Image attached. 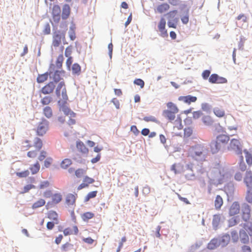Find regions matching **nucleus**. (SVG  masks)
I'll list each match as a JSON object with an SVG mask.
<instances>
[{"label":"nucleus","instance_id":"1","mask_svg":"<svg viewBox=\"0 0 252 252\" xmlns=\"http://www.w3.org/2000/svg\"><path fill=\"white\" fill-rule=\"evenodd\" d=\"M190 156L196 160H205L207 155V150L202 144H195L191 146L189 149Z\"/></svg>","mask_w":252,"mask_h":252},{"label":"nucleus","instance_id":"2","mask_svg":"<svg viewBox=\"0 0 252 252\" xmlns=\"http://www.w3.org/2000/svg\"><path fill=\"white\" fill-rule=\"evenodd\" d=\"M49 122L43 118L41 121L39 123L36 130V134L40 136H43L47 132L48 128Z\"/></svg>","mask_w":252,"mask_h":252},{"label":"nucleus","instance_id":"3","mask_svg":"<svg viewBox=\"0 0 252 252\" xmlns=\"http://www.w3.org/2000/svg\"><path fill=\"white\" fill-rule=\"evenodd\" d=\"M229 150L234 151L237 155L242 154V149L239 140L233 138L230 140L229 145L228 146Z\"/></svg>","mask_w":252,"mask_h":252},{"label":"nucleus","instance_id":"4","mask_svg":"<svg viewBox=\"0 0 252 252\" xmlns=\"http://www.w3.org/2000/svg\"><path fill=\"white\" fill-rule=\"evenodd\" d=\"M55 79L50 81L44 86H43L39 91V93L44 94H49L52 93L55 89Z\"/></svg>","mask_w":252,"mask_h":252},{"label":"nucleus","instance_id":"5","mask_svg":"<svg viewBox=\"0 0 252 252\" xmlns=\"http://www.w3.org/2000/svg\"><path fill=\"white\" fill-rule=\"evenodd\" d=\"M209 82L211 84H225L227 82V80L217 73H213L209 78Z\"/></svg>","mask_w":252,"mask_h":252},{"label":"nucleus","instance_id":"6","mask_svg":"<svg viewBox=\"0 0 252 252\" xmlns=\"http://www.w3.org/2000/svg\"><path fill=\"white\" fill-rule=\"evenodd\" d=\"M57 105L60 112H62L65 116H68V113L70 112V110L71 109L68 106V102H62L60 100H58Z\"/></svg>","mask_w":252,"mask_h":252},{"label":"nucleus","instance_id":"7","mask_svg":"<svg viewBox=\"0 0 252 252\" xmlns=\"http://www.w3.org/2000/svg\"><path fill=\"white\" fill-rule=\"evenodd\" d=\"M61 8L58 4L53 6L52 11V15L54 22L58 24L61 19Z\"/></svg>","mask_w":252,"mask_h":252},{"label":"nucleus","instance_id":"8","mask_svg":"<svg viewBox=\"0 0 252 252\" xmlns=\"http://www.w3.org/2000/svg\"><path fill=\"white\" fill-rule=\"evenodd\" d=\"M225 218L221 215L215 214L213 216L212 227L214 230H217L219 228V225L220 222H223Z\"/></svg>","mask_w":252,"mask_h":252},{"label":"nucleus","instance_id":"9","mask_svg":"<svg viewBox=\"0 0 252 252\" xmlns=\"http://www.w3.org/2000/svg\"><path fill=\"white\" fill-rule=\"evenodd\" d=\"M65 73V71L63 69H56V71H55L54 73L52 75L51 79H52V80H54V79L56 80L55 82V84L60 81H64L62 76Z\"/></svg>","mask_w":252,"mask_h":252},{"label":"nucleus","instance_id":"10","mask_svg":"<svg viewBox=\"0 0 252 252\" xmlns=\"http://www.w3.org/2000/svg\"><path fill=\"white\" fill-rule=\"evenodd\" d=\"M225 192L227 196V200L231 201L232 200L234 192V187L232 183H229L227 185L224 187Z\"/></svg>","mask_w":252,"mask_h":252},{"label":"nucleus","instance_id":"11","mask_svg":"<svg viewBox=\"0 0 252 252\" xmlns=\"http://www.w3.org/2000/svg\"><path fill=\"white\" fill-rule=\"evenodd\" d=\"M211 151L213 154L218 153L222 148V146L216 139L213 140L210 144Z\"/></svg>","mask_w":252,"mask_h":252},{"label":"nucleus","instance_id":"12","mask_svg":"<svg viewBox=\"0 0 252 252\" xmlns=\"http://www.w3.org/2000/svg\"><path fill=\"white\" fill-rule=\"evenodd\" d=\"M244 182L247 188H252V171L247 170L244 178Z\"/></svg>","mask_w":252,"mask_h":252},{"label":"nucleus","instance_id":"13","mask_svg":"<svg viewBox=\"0 0 252 252\" xmlns=\"http://www.w3.org/2000/svg\"><path fill=\"white\" fill-rule=\"evenodd\" d=\"M240 210L239 203L238 201L234 202L230 206L229 210V215L230 216H233L238 214Z\"/></svg>","mask_w":252,"mask_h":252},{"label":"nucleus","instance_id":"14","mask_svg":"<svg viewBox=\"0 0 252 252\" xmlns=\"http://www.w3.org/2000/svg\"><path fill=\"white\" fill-rule=\"evenodd\" d=\"M216 139L223 147L227 144L230 138L228 135L221 134L217 135Z\"/></svg>","mask_w":252,"mask_h":252},{"label":"nucleus","instance_id":"15","mask_svg":"<svg viewBox=\"0 0 252 252\" xmlns=\"http://www.w3.org/2000/svg\"><path fill=\"white\" fill-rule=\"evenodd\" d=\"M71 9L68 4H64L63 5L61 17L62 20L67 19L70 14Z\"/></svg>","mask_w":252,"mask_h":252},{"label":"nucleus","instance_id":"16","mask_svg":"<svg viewBox=\"0 0 252 252\" xmlns=\"http://www.w3.org/2000/svg\"><path fill=\"white\" fill-rule=\"evenodd\" d=\"M218 240L220 245H221V247L223 248L228 245L230 240V236L228 234L226 233L218 239Z\"/></svg>","mask_w":252,"mask_h":252},{"label":"nucleus","instance_id":"17","mask_svg":"<svg viewBox=\"0 0 252 252\" xmlns=\"http://www.w3.org/2000/svg\"><path fill=\"white\" fill-rule=\"evenodd\" d=\"M76 148L80 152L83 154H87L88 153V149L80 140H78L76 141Z\"/></svg>","mask_w":252,"mask_h":252},{"label":"nucleus","instance_id":"18","mask_svg":"<svg viewBox=\"0 0 252 252\" xmlns=\"http://www.w3.org/2000/svg\"><path fill=\"white\" fill-rule=\"evenodd\" d=\"M77 197V194L76 193H75L74 194L68 193L65 198V203L68 206L73 205L75 203Z\"/></svg>","mask_w":252,"mask_h":252},{"label":"nucleus","instance_id":"19","mask_svg":"<svg viewBox=\"0 0 252 252\" xmlns=\"http://www.w3.org/2000/svg\"><path fill=\"white\" fill-rule=\"evenodd\" d=\"M76 25L73 21L70 23V26L69 27V30L68 32V35L70 39L73 41L76 38L75 34Z\"/></svg>","mask_w":252,"mask_h":252},{"label":"nucleus","instance_id":"20","mask_svg":"<svg viewBox=\"0 0 252 252\" xmlns=\"http://www.w3.org/2000/svg\"><path fill=\"white\" fill-rule=\"evenodd\" d=\"M239 235L240 241L242 243L245 244L249 243V237L245 230L243 229H241L239 231Z\"/></svg>","mask_w":252,"mask_h":252},{"label":"nucleus","instance_id":"21","mask_svg":"<svg viewBox=\"0 0 252 252\" xmlns=\"http://www.w3.org/2000/svg\"><path fill=\"white\" fill-rule=\"evenodd\" d=\"M58 32H53V33L52 45L56 47H59L61 43V36Z\"/></svg>","mask_w":252,"mask_h":252},{"label":"nucleus","instance_id":"22","mask_svg":"<svg viewBox=\"0 0 252 252\" xmlns=\"http://www.w3.org/2000/svg\"><path fill=\"white\" fill-rule=\"evenodd\" d=\"M220 243L218 238H214L212 239L207 245V249L210 250H213L219 247Z\"/></svg>","mask_w":252,"mask_h":252},{"label":"nucleus","instance_id":"23","mask_svg":"<svg viewBox=\"0 0 252 252\" xmlns=\"http://www.w3.org/2000/svg\"><path fill=\"white\" fill-rule=\"evenodd\" d=\"M175 114L176 113L168 109L163 110L162 112V115L170 122L175 119Z\"/></svg>","mask_w":252,"mask_h":252},{"label":"nucleus","instance_id":"24","mask_svg":"<svg viewBox=\"0 0 252 252\" xmlns=\"http://www.w3.org/2000/svg\"><path fill=\"white\" fill-rule=\"evenodd\" d=\"M49 77H50V75L46 72L43 74H38L36 78V82L38 84L42 83L47 80Z\"/></svg>","mask_w":252,"mask_h":252},{"label":"nucleus","instance_id":"25","mask_svg":"<svg viewBox=\"0 0 252 252\" xmlns=\"http://www.w3.org/2000/svg\"><path fill=\"white\" fill-rule=\"evenodd\" d=\"M169 8L170 6L168 3H163L157 6V10L159 13H162L167 11Z\"/></svg>","mask_w":252,"mask_h":252},{"label":"nucleus","instance_id":"26","mask_svg":"<svg viewBox=\"0 0 252 252\" xmlns=\"http://www.w3.org/2000/svg\"><path fill=\"white\" fill-rule=\"evenodd\" d=\"M240 221L239 216H234L228 220V227H231L237 224Z\"/></svg>","mask_w":252,"mask_h":252},{"label":"nucleus","instance_id":"27","mask_svg":"<svg viewBox=\"0 0 252 252\" xmlns=\"http://www.w3.org/2000/svg\"><path fill=\"white\" fill-rule=\"evenodd\" d=\"M72 73L73 75H79L81 72V67L78 63H74L72 66Z\"/></svg>","mask_w":252,"mask_h":252},{"label":"nucleus","instance_id":"28","mask_svg":"<svg viewBox=\"0 0 252 252\" xmlns=\"http://www.w3.org/2000/svg\"><path fill=\"white\" fill-rule=\"evenodd\" d=\"M94 217V213L91 212H87L81 215V218L84 221L88 222V220Z\"/></svg>","mask_w":252,"mask_h":252},{"label":"nucleus","instance_id":"29","mask_svg":"<svg viewBox=\"0 0 252 252\" xmlns=\"http://www.w3.org/2000/svg\"><path fill=\"white\" fill-rule=\"evenodd\" d=\"M43 113L48 119L51 118L53 116V111L51 107L45 106L43 109Z\"/></svg>","mask_w":252,"mask_h":252},{"label":"nucleus","instance_id":"30","mask_svg":"<svg viewBox=\"0 0 252 252\" xmlns=\"http://www.w3.org/2000/svg\"><path fill=\"white\" fill-rule=\"evenodd\" d=\"M184 13L185 14L184 16H181V20L183 24L186 25L189 21V9H186L184 11Z\"/></svg>","mask_w":252,"mask_h":252},{"label":"nucleus","instance_id":"31","mask_svg":"<svg viewBox=\"0 0 252 252\" xmlns=\"http://www.w3.org/2000/svg\"><path fill=\"white\" fill-rule=\"evenodd\" d=\"M202 121L205 125L207 126L212 125L214 123L212 118L208 115L203 116L202 118Z\"/></svg>","mask_w":252,"mask_h":252},{"label":"nucleus","instance_id":"32","mask_svg":"<svg viewBox=\"0 0 252 252\" xmlns=\"http://www.w3.org/2000/svg\"><path fill=\"white\" fill-rule=\"evenodd\" d=\"M223 204V200L220 195H217L215 200V206L217 210L220 209Z\"/></svg>","mask_w":252,"mask_h":252},{"label":"nucleus","instance_id":"33","mask_svg":"<svg viewBox=\"0 0 252 252\" xmlns=\"http://www.w3.org/2000/svg\"><path fill=\"white\" fill-rule=\"evenodd\" d=\"M40 168V164L36 161L34 164L31 165L29 168L32 175L36 174L39 170Z\"/></svg>","mask_w":252,"mask_h":252},{"label":"nucleus","instance_id":"34","mask_svg":"<svg viewBox=\"0 0 252 252\" xmlns=\"http://www.w3.org/2000/svg\"><path fill=\"white\" fill-rule=\"evenodd\" d=\"M219 173L220 177L218 179L217 184L218 185H221L224 182V178L226 176V173L224 172V169L222 168L219 170Z\"/></svg>","mask_w":252,"mask_h":252},{"label":"nucleus","instance_id":"35","mask_svg":"<svg viewBox=\"0 0 252 252\" xmlns=\"http://www.w3.org/2000/svg\"><path fill=\"white\" fill-rule=\"evenodd\" d=\"M46 203V201L43 199H40L38 201L34 202L32 206V208L33 210L38 208L44 206Z\"/></svg>","mask_w":252,"mask_h":252},{"label":"nucleus","instance_id":"36","mask_svg":"<svg viewBox=\"0 0 252 252\" xmlns=\"http://www.w3.org/2000/svg\"><path fill=\"white\" fill-rule=\"evenodd\" d=\"M244 152L245 154L246 160L247 164L249 166H251L252 165V154L247 149H245L244 150Z\"/></svg>","mask_w":252,"mask_h":252},{"label":"nucleus","instance_id":"37","mask_svg":"<svg viewBox=\"0 0 252 252\" xmlns=\"http://www.w3.org/2000/svg\"><path fill=\"white\" fill-rule=\"evenodd\" d=\"M62 200V195L60 193H55L52 196V202L54 204H58Z\"/></svg>","mask_w":252,"mask_h":252},{"label":"nucleus","instance_id":"38","mask_svg":"<svg viewBox=\"0 0 252 252\" xmlns=\"http://www.w3.org/2000/svg\"><path fill=\"white\" fill-rule=\"evenodd\" d=\"M43 143L42 141L40 138L37 137L35 138L34 146L36 148L37 151H39L42 147Z\"/></svg>","mask_w":252,"mask_h":252},{"label":"nucleus","instance_id":"39","mask_svg":"<svg viewBox=\"0 0 252 252\" xmlns=\"http://www.w3.org/2000/svg\"><path fill=\"white\" fill-rule=\"evenodd\" d=\"M197 98L195 96H192L191 95H187L185 96V103L188 104H190L192 102H195L196 101Z\"/></svg>","mask_w":252,"mask_h":252},{"label":"nucleus","instance_id":"40","mask_svg":"<svg viewBox=\"0 0 252 252\" xmlns=\"http://www.w3.org/2000/svg\"><path fill=\"white\" fill-rule=\"evenodd\" d=\"M63 60L64 57L63 55L62 54H60L56 62V66L58 69H61L62 68Z\"/></svg>","mask_w":252,"mask_h":252},{"label":"nucleus","instance_id":"41","mask_svg":"<svg viewBox=\"0 0 252 252\" xmlns=\"http://www.w3.org/2000/svg\"><path fill=\"white\" fill-rule=\"evenodd\" d=\"M97 193V190H94L89 192L86 196L84 199V202H87L92 198H95L96 196Z\"/></svg>","mask_w":252,"mask_h":252},{"label":"nucleus","instance_id":"42","mask_svg":"<svg viewBox=\"0 0 252 252\" xmlns=\"http://www.w3.org/2000/svg\"><path fill=\"white\" fill-rule=\"evenodd\" d=\"M61 249L63 252H68L73 249V245L68 242H66L62 246Z\"/></svg>","mask_w":252,"mask_h":252},{"label":"nucleus","instance_id":"43","mask_svg":"<svg viewBox=\"0 0 252 252\" xmlns=\"http://www.w3.org/2000/svg\"><path fill=\"white\" fill-rule=\"evenodd\" d=\"M61 95L62 96V99L60 98L58 100H60L62 102H68V96L67 94V90L66 87H64L62 91Z\"/></svg>","mask_w":252,"mask_h":252},{"label":"nucleus","instance_id":"44","mask_svg":"<svg viewBox=\"0 0 252 252\" xmlns=\"http://www.w3.org/2000/svg\"><path fill=\"white\" fill-rule=\"evenodd\" d=\"M47 217L50 220H57V218H58V214L56 211L50 210L47 213Z\"/></svg>","mask_w":252,"mask_h":252},{"label":"nucleus","instance_id":"45","mask_svg":"<svg viewBox=\"0 0 252 252\" xmlns=\"http://www.w3.org/2000/svg\"><path fill=\"white\" fill-rule=\"evenodd\" d=\"M202 111L206 112L207 113H210L211 111L212 106L208 103H202L201 105Z\"/></svg>","mask_w":252,"mask_h":252},{"label":"nucleus","instance_id":"46","mask_svg":"<svg viewBox=\"0 0 252 252\" xmlns=\"http://www.w3.org/2000/svg\"><path fill=\"white\" fill-rule=\"evenodd\" d=\"M72 163L71 159L69 158L64 159L61 163V166L63 169L67 168Z\"/></svg>","mask_w":252,"mask_h":252},{"label":"nucleus","instance_id":"47","mask_svg":"<svg viewBox=\"0 0 252 252\" xmlns=\"http://www.w3.org/2000/svg\"><path fill=\"white\" fill-rule=\"evenodd\" d=\"M242 214L251 213V209L250 206L246 203L242 204Z\"/></svg>","mask_w":252,"mask_h":252},{"label":"nucleus","instance_id":"48","mask_svg":"<svg viewBox=\"0 0 252 252\" xmlns=\"http://www.w3.org/2000/svg\"><path fill=\"white\" fill-rule=\"evenodd\" d=\"M53 100V98L49 95L44 96L41 99L40 102L43 105H46L50 103Z\"/></svg>","mask_w":252,"mask_h":252},{"label":"nucleus","instance_id":"49","mask_svg":"<svg viewBox=\"0 0 252 252\" xmlns=\"http://www.w3.org/2000/svg\"><path fill=\"white\" fill-rule=\"evenodd\" d=\"M213 112L215 115L219 118L223 117L225 115V112L223 110H220L218 107H215L213 109Z\"/></svg>","mask_w":252,"mask_h":252},{"label":"nucleus","instance_id":"50","mask_svg":"<svg viewBox=\"0 0 252 252\" xmlns=\"http://www.w3.org/2000/svg\"><path fill=\"white\" fill-rule=\"evenodd\" d=\"M165 26L166 20L163 17H161L158 26L159 31H163L164 30H165Z\"/></svg>","mask_w":252,"mask_h":252},{"label":"nucleus","instance_id":"51","mask_svg":"<svg viewBox=\"0 0 252 252\" xmlns=\"http://www.w3.org/2000/svg\"><path fill=\"white\" fill-rule=\"evenodd\" d=\"M167 107L170 109V110L174 112V113H177L179 110L177 106L173 102H169L167 103Z\"/></svg>","mask_w":252,"mask_h":252},{"label":"nucleus","instance_id":"52","mask_svg":"<svg viewBox=\"0 0 252 252\" xmlns=\"http://www.w3.org/2000/svg\"><path fill=\"white\" fill-rule=\"evenodd\" d=\"M15 174L20 178H26L28 177L30 174V172L28 170H25L21 172H16Z\"/></svg>","mask_w":252,"mask_h":252},{"label":"nucleus","instance_id":"53","mask_svg":"<svg viewBox=\"0 0 252 252\" xmlns=\"http://www.w3.org/2000/svg\"><path fill=\"white\" fill-rule=\"evenodd\" d=\"M247 194L245 197L246 200L250 203H252V188H247Z\"/></svg>","mask_w":252,"mask_h":252},{"label":"nucleus","instance_id":"54","mask_svg":"<svg viewBox=\"0 0 252 252\" xmlns=\"http://www.w3.org/2000/svg\"><path fill=\"white\" fill-rule=\"evenodd\" d=\"M53 60H51V62H52ZM56 66L53 63H51L49 67L48 68V70L47 71H46L47 73H48V74L50 75V79H51L52 75L54 73L55 70Z\"/></svg>","mask_w":252,"mask_h":252},{"label":"nucleus","instance_id":"55","mask_svg":"<svg viewBox=\"0 0 252 252\" xmlns=\"http://www.w3.org/2000/svg\"><path fill=\"white\" fill-rule=\"evenodd\" d=\"M178 13L177 10H173L171 11H170L168 12L166 14H165L164 15L167 16V18L168 20H172L173 18H174L176 15H177Z\"/></svg>","mask_w":252,"mask_h":252},{"label":"nucleus","instance_id":"56","mask_svg":"<svg viewBox=\"0 0 252 252\" xmlns=\"http://www.w3.org/2000/svg\"><path fill=\"white\" fill-rule=\"evenodd\" d=\"M134 84L140 86L141 89L144 88L145 85L144 81L140 78H136L133 81Z\"/></svg>","mask_w":252,"mask_h":252},{"label":"nucleus","instance_id":"57","mask_svg":"<svg viewBox=\"0 0 252 252\" xmlns=\"http://www.w3.org/2000/svg\"><path fill=\"white\" fill-rule=\"evenodd\" d=\"M184 137H189L192 133V129L190 127H186L184 129Z\"/></svg>","mask_w":252,"mask_h":252},{"label":"nucleus","instance_id":"58","mask_svg":"<svg viewBox=\"0 0 252 252\" xmlns=\"http://www.w3.org/2000/svg\"><path fill=\"white\" fill-rule=\"evenodd\" d=\"M68 23L66 21L62 20L60 24V28L61 31L66 32L67 30Z\"/></svg>","mask_w":252,"mask_h":252},{"label":"nucleus","instance_id":"59","mask_svg":"<svg viewBox=\"0 0 252 252\" xmlns=\"http://www.w3.org/2000/svg\"><path fill=\"white\" fill-rule=\"evenodd\" d=\"M86 170L82 168H79L75 170V175L77 178H81L86 173Z\"/></svg>","mask_w":252,"mask_h":252},{"label":"nucleus","instance_id":"60","mask_svg":"<svg viewBox=\"0 0 252 252\" xmlns=\"http://www.w3.org/2000/svg\"><path fill=\"white\" fill-rule=\"evenodd\" d=\"M210 74H211L210 70L206 69V70H204L203 71V72L202 73V78L205 80H206L207 79L209 80V78L210 77V76L211 75Z\"/></svg>","mask_w":252,"mask_h":252},{"label":"nucleus","instance_id":"61","mask_svg":"<svg viewBox=\"0 0 252 252\" xmlns=\"http://www.w3.org/2000/svg\"><path fill=\"white\" fill-rule=\"evenodd\" d=\"M246 40V38L241 35L240 37V41L239 42H238V48L240 50H243V47H244V42Z\"/></svg>","mask_w":252,"mask_h":252},{"label":"nucleus","instance_id":"62","mask_svg":"<svg viewBox=\"0 0 252 252\" xmlns=\"http://www.w3.org/2000/svg\"><path fill=\"white\" fill-rule=\"evenodd\" d=\"M67 59L66 61V66L67 67V69L68 70H70L71 69V66L73 63V59L72 57H67Z\"/></svg>","mask_w":252,"mask_h":252},{"label":"nucleus","instance_id":"63","mask_svg":"<svg viewBox=\"0 0 252 252\" xmlns=\"http://www.w3.org/2000/svg\"><path fill=\"white\" fill-rule=\"evenodd\" d=\"M43 32L45 35H48L50 34L51 33V28L50 25L49 23H46L44 26V30H43Z\"/></svg>","mask_w":252,"mask_h":252},{"label":"nucleus","instance_id":"64","mask_svg":"<svg viewBox=\"0 0 252 252\" xmlns=\"http://www.w3.org/2000/svg\"><path fill=\"white\" fill-rule=\"evenodd\" d=\"M203 113L201 110L193 111L192 112V118L194 120L199 119L201 116L203 115Z\"/></svg>","mask_w":252,"mask_h":252}]
</instances>
